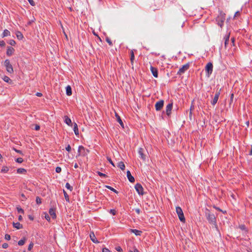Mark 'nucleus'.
<instances>
[{
  "instance_id": "1",
  "label": "nucleus",
  "mask_w": 252,
  "mask_h": 252,
  "mask_svg": "<svg viewBox=\"0 0 252 252\" xmlns=\"http://www.w3.org/2000/svg\"><path fill=\"white\" fill-rule=\"evenodd\" d=\"M225 19V14L222 11H220L219 13V15L217 17L216 19V21L218 23V25L220 26V27L223 25L224 21Z\"/></svg>"
},
{
  "instance_id": "2",
  "label": "nucleus",
  "mask_w": 252,
  "mask_h": 252,
  "mask_svg": "<svg viewBox=\"0 0 252 252\" xmlns=\"http://www.w3.org/2000/svg\"><path fill=\"white\" fill-rule=\"evenodd\" d=\"M89 153V151L88 150L86 149L82 146H80L78 147V154H77L76 157H77L78 156L85 157V156H87Z\"/></svg>"
},
{
  "instance_id": "3",
  "label": "nucleus",
  "mask_w": 252,
  "mask_h": 252,
  "mask_svg": "<svg viewBox=\"0 0 252 252\" xmlns=\"http://www.w3.org/2000/svg\"><path fill=\"white\" fill-rule=\"evenodd\" d=\"M206 216L207 219L210 223L215 224L216 222V219L215 215L213 214L210 213L209 211H207L206 213Z\"/></svg>"
},
{
  "instance_id": "4",
  "label": "nucleus",
  "mask_w": 252,
  "mask_h": 252,
  "mask_svg": "<svg viewBox=\"0 0 252 252\" xmlns=\"http://www.w3.org/2000/svg\"><path fill=\"white\" fill-rule=\"evenodd\" d=\"M176 211L178 214L179 220L183 222H185V218L182 209L180 207H176Z\"/></svg>"
},
{
  "instance_id": "5",
  "label": "nucleus",
  "mask_w": 252,
  "mask_h": 252,
  "mask_svg": "<svg viewBox=\"0 0 252 252\" xmlns=\"http://www.w3.org/2000/svg\"><path fill=\"white\" fill-rule=\"evenodd\" d=\"M4 65L6 67V71L9 73L13 72V68L8 60H6L4 63Z\"/></svg>"
},
{
  "instance_id": "6",
  "label": "nucleus",
  "mask_w": 252,
  "mask_h": 252,
  "mask_svg": "<svg viewBox=\"0 0 252 252\" xmlns=\"http://www.w3.org/2000/svg\"><path fill=\"white\" fill-rule=\"evenodd\" d=\"M213 65L211 63H208L205 67V70L209 76L212 73Z\"/></svg>"
},
{
  "instance_id": "7",
  "label": "nucleus",
  "mask_w": 252,
  "mask_h": 252,
  "mask_svg": "<svg viewBox=\"0 0 252 252\" xmlns=\"http://www.w3.org/2000/svg\"><path fill=\"white\" fill-rule=\"evenodd\" d=\"M189 64L187 63L182 66V67H181L178 72V74L181 75L185 73L186 71H187L189 68Z\"/></svg>"
},
{
  "instance_id": "8",
  "label": "nucleus",
  "mask_w": 252,
  "mask_h": 252,
  "mask_svg": "<svg viewBox=\"0 0 252 252\" xmlns=\"http://www.w3.org/2000/svg\"><path fill=\"white\" fill-rule=\"evenodd\" d=\"M135 189L139 195H143L144 194L143 188L140 184H136L135 185Z\"/></svg>"
},
{
  "instance_id": "9",
  "label": "nucleus",
  "mask_w": 252,
  "mask_h": 252,
  "mask_svg": "<svg viewBox=\"0 0 252 252\" xmlns=\"http://www.w3.org/2000/svg\"><path fill=\"white\" fill-rule=\"evenodd\" d=\"M164 104V101L160 100L156 102L155 104V108L157 111H159L163 107Z\"/></svg>"
},
{
  "instance_id": "10",
  "label": "nucleus",
  "mask_w": 252,
  "mask_h": 252,
  "mask_svg": "<svg viewBox=\"0 0 252 252\" xmlns=\"http://www.w3.org/2000/svg\"><path fill=\"white\" fill-rule=\"evenodd\" d=\"M220 95V91H218L216 93L212 101L211 102V103L213 105H215L217 103Z\"/></svg>"
},
{
  "instance_id": "11",
  "label": "nucleus",
  "mask_w": 252,
  "mask_h": 252,
  "mask_svg": "<svg viewBox=\"0 0 252 252\" xmlns=\"http://www.w3.org/2000/svg\"><path fill=\"white\" fill-rule=\"evenodd\" d=\"M173 107V103H169L166 107V114L169 116L170 115L171 113V110Z\"/></svg>"
},
{
  "instance_id": "12",
  "label": "nucleus",
  "mask_w": 252,
  "mask_h": 252,
  "mask_svg": "<svg viewBox=\"0 0 252 252\" xmlns=\"http://www.w3.org/2000/svg\"><path fill=\"white\" fill-rule=\"evenodd\" d=\"M150 70H151L153 76L157 78L158 77V71L157 68H155L152 66H151Z\"/></svg>"
},
{
  "instance_id": "13",
  "label": "nucleus",
  "mask_w": 252,
  "mask_h": 252,
  "mask_svg": "<svg viewBox=\"0 0 252 252\" xmlns=\"http://www.w3.org/2000/svg\"><path fill=\"white\" fill-rule=\"evenodd\" d=\"M90 237L91 240L94 243H98L99 241L97 240L94 232H91L90 234Z\"/></svg>"
},
{
  "instance_id": "14",
  "label": "nucleus",
  "mask_w": 252,
  "mask_h": 252,
  "mask_svg": "<svg viewBox=\"0 0 252 252\" xmlns=\"http://www.w3.org/2000/svg\"><path fill=\"white\" fill-rule=\"evenodd\" d=\"M127 177L129 181L131 183H133L135 181L134 177L131 175L130 172L128 170L126 172Z\"/></svg>"
},
{
  "instance_id": "15",
  "label": "nucleus",
  "mask_w": 252,
  "mask_h": 252,
  "mask_svg": "<svg viewBox=\"0 0 252 252\" xmlns=\"http://www.w3.org/2000/svg\"><path fill=\"white\" fill-rule=\"evenodd\" d=\"M14 51V49L13 48L11 47H8L6 51V54L7 56H10L13 54Z\"/></svg>"
},
{
  "instance_id": "16",
  "label": "nucleus",
  "mask_w": 252,
  "mask_h": 252,
  "mask_svg": "<svg viewBox=\"0 0 252 252\" xmlns=\"http://www.w3.org/2000/svg\"><path fill=\"white\" fill-rule=\"evenodd\" d=\"M144 152V149L143 148H139L138 150V154L140 155V157L143 159H145V156L143 154Z\"/></svg>"
},
{
  "instance_id": "17",
  "label": "nucleus",
  "mask_w": 252,
  "mask_h": 252,
  "mask_svg": "<svg viewBox=\"0 0 252 252\" xmlns=\"http://www.w3.org/2000/svg\"><path fill=\"white\" fill-rule=\"evenodd\" d=\"M64 122L69 126H71L72 124L71 119L67 116H64Z\"/></svg>"
},
{
  "instance_id": "18",
  "label": "nucleus",
  "mask_w": 252,
  "mask_h": 252,
  "mask_svg": "<svg viewBox=\"0 0 252 252\" xmlns=\"http://www.w3.org/2000/svg\"><path fill=\"white\" fill-rule=\"evenodd\" d=\"M115 116H116V117L117 118V121L118 122V123L120 124V125L123 127H124V124L120 118V117L118 115V114H117L116 113H115Z\"/></svg>"
},
{
  "instance_id": "19",
  "label": "nucleus",
  "mask_w": 252,
  "mask_h": 252,
  "mask_svg": "<svg viewBox=\"0 0 252 252\" xmlns=\"http://www.w3.org/2000/svg\"><path fill=\"white\" fill-rule=\"evenodd\" d=\"M130 232L134 233L136 236H140L142 233V231L137 230V229H132L130 230Z\"/></svg>"
},
{
  "instance_id": "20",
  "label": "nucleus",
  "mask_w": 252,
  "mask_h": 252,
  "mask_svg": "<svg viewBox=\"0 0 252 252\" xmlns=\"http://www.w3.org/2000/svg\"><path fill=\"white\" fill-rule=\"evenodd\" d=\"M230 33H227L224 37V45L225 47L229 42Z\"/></svg>"
},
{
  "instance_id": "21",
  "label": "nucleus",
  "mask_w": 252,
  "mask_h": 252,
  "mask_svg": "<svg viewBox=\"0 0 252 252\" xmlns=\"http://www.w3.org/2000/svg\"><path fill=\"white\" fill-rule=\"evenodd\" d=\"M50 215L53 218L55 219L56 218V215L55 213V210L54 209H50L49 210Z\"/></svg>"
},
{
  "instance_id": "22",
  "label": "nucleus",
  "mask_w": 252,
  "mask_h": 252,
  "mask_svg": "<svg viewBox=\"0 0 252 252\" xmlns=\"http://www.w3.org/2000/svg\"><path fill=\"white\" fill-rule=\"evenodd\" d=\"M66 94L68 96H70L72 94L71 88L70 86H67L66 87Z\"/></svg>"
},
{
  "instance_id": "23",
  "label": "nucleus",
  "mask_w": 252,
  "mask_h": 252,
  "mask_svg": "<svg viewBox=\"0 0 252 252\" xmlns=\"http://www.w3.org/2000/svg\"><path fill=\"white\" fill-rule=\"evenodd\" d=\"M13 225L14 227L17 228V229H19L22 228V225L19 222H13Z\"/></svg>"
},
{
  "instance_id": "24",
  "label": "nucleus",
  "mask_w": 252,
  "mask_h": 252,
  "mask_svg": "<svg viewBox=\"0 0 252 252\" xmlns=\"http://www.w3.org/2000/svg\"><path fill=\"white\" fill-rule=\"evenodd\" d=\"M26 241H27V238L26 237H24L22 239H21L18 241V244L19 246H23L25 244Z\"/></svg>"
},
{
  "instance_id": "25",
  "label": "nucleus",
  "mask_w": 252,
  "mask_h": 252,
  "mask_svg": "<svg viewBox=\"0 0 252 252\" xmlns=\"http://www.w3.org/2000/svg\"><path fill=\"white\" fill-rule=\"evenodd\" d=\"M73 130L74 131L75 134L76 135L79 134V130H78L77 125L76 123L74 124V125H73Z\"/></svg>"
},
{
  "instance_id": "26",
  "label": "nucleus",
  "mask_w": 252,
  "mask_h": 252,
  "mask_svg": "<svg viewBox=\"0 0 252 252\" xmlns=\"http://www.w3.org/2000/svg\"><path fill=\"white\" fill-rule=\"evenodd\" d=\"M27 171L24 168H18L17 170V173L18 174H26Z\"/></svg>"
},
{
  "instance_id": "27",
  "label": "nucleus",
  "mask_w": 252,
  "mask_h": 252,
  "mask_svg": "<svg viewBox=\"0 0 252 252\" xmlns=\"http://www.w3.org/2000/svg\"><path fill=\"white\" fill-rule=\"evenodd\" d=\"M118 166L122 170H124L125 168V165L123 162H119L118 164Z\"/></svg>"
},
{
  "instance_id": "28",
  "label": "nucleus",
  "mask_w": 252,
  "mask_h": 252,
  "mask_svg": "<svg viewBox=\"0 0 252 252\" xmlns=\"http://www.w3.org/2000/svg\"><path fill=\"white\" fill-rule=\"evenodd\" d=\"M16 35L17 37L19 39H22L24 37L22 33L20 32H19V31L16 32Z\"/></svg>"
},
{
  "instance_id": "29",
  "label": "nucleus",
  "mask_w": 252,
  "mask_h": 252,
  "mask_svg": "<svg viewBox=\"0 0 252 252\" xmlns=\"http://www.w3.org/2000/svg\"><path fill=\"white\" fill-rule=\"evenodd\" d=\"M2 79L4 81L7 83H11V79L7 76H4Z\"/></svg>"
},
{
  "instance_id": "30",
  "label": "nucleus",
  "mask_w": 252,
  "mask_h": 252,
  "mask_svg": "<svg viewBox=\"0 0 252 252\" xmlns=\"http://www.w3.org/2000/svg\"><path fill=\"white\" fill-rule=\"evenodd\" d=\"M3 37L7 36L10 35V32L7 30H4L2 33Z\"/></svg>"
},
{
  "instance_id": "31",
  "label": "nucleus",
  "mask_w": 252,
  "mask_h": 252,
  "mask_svg": "<svg viewBox=\"0 0 252 252\" xmlns=\"http://www.w3.org/2000/svg\"><path fill=\"white\" fill-rule=\"evenodd\" d=\"M134 60V53H133V51L132 50H131L130 51V61H131V63L132 64L133 63Z\"/></svg>"
},
{
  "instance_id": "32",
  "label": "nucleus",
  "mask_w": 252,
  "mask_h": 252,
  "mask_svg": "<svg viewBox=\"0 0 252 252\" xmlns=\"http://www.w3.org/2000/svg\"><path fill=\"white\" fill-rule=\"evenodd\" d=\"M8 168L7 166H3L2 167L1 172L3 173H6L8 171Z\"/></svg>"
},
{
  "instance_id": "33",
  "label": "nucleus",
  "mask_w": 252,
  "mask_h": 252,
  "mask_svg": "<svg viewBox=\"0 0 252 252\" xmlns=\"http://www.w3.org/2000/svg\"><path fill=\"white\" fill-rule=\"evenodd\" d=\"M63 194H64V197H65L66 201L67 202H69V196L67 195L66 192L64 190H63Z\"/></svg>"
},
{
  "instance_id": "34",
  "label": "nucleus",
  "mask_w": 252,
  "mask_h": 252,
  "mask_svg": "<svg viewBox=\"0 0 252 252\" xmlns=\"http://www.w3.org/2000/svg\"><path fill=\"white\" fill-rule=\"evenodd\" d=\"M106 188H107V189H110L111 190L114 191L115 193H118L117 191L115 189H114V188H112L110 186H106Z\"/></svg>"
},
{
  "instance_id": "35",
  "label": "nucleus",
  "mask_w": 252,
  "mask_h": 252,
  "mask_svg": "<svg viewBox=\"0 0 252 252\" xmlns=\"http://www.w3.org/2000/svg\"><path fill=\"white\" fill-rule=\"evenodd\" d=\"M65 188L70 190H71L72 189V187L70 185V184L68 183H66L65 184Z\"/></svg>"
},
{
  "instance_id": "36",
  "label": "nucleus",
  "mask_w": 252,
  "mask_h": 252,
  "mask_svg": "<svg viewBox=\"0 0 252 252\" xmlns=\"http://www.w3.org/2000/svg\"><path fill=\"white\" fill-rule=\"evenodd\" d=\"M33 247V243L32 242H31L30 245H29V247H28V250L29 251H31Z\"/></svg>"
},
{
  "instance_id": "37",
  "label": "nucleus",
  "mask_w": 252,
  "mask_h": 252,
  "mask_svg": "<svg viewBox=\"0 0 252 252\" xmlns=\"http://www.w3.org/2000/svg\"><path fill=\"white\" fill-rule=\"evenodd\" d=\"M36 203L38 204H40L41 203V200L40 199V198H39V197H36Z\"/></svg>"
},
{
  "instance_id": "38",
  "label": "nucleus",
  "mask_w": 252,
  "mask_h": 252,
  "mask_svg": "<svg viewBox=\"0 0 252 252\" xmlns=\"http://www.w3.org/2000/svg\"><path fill=\"white\" fill-rule=\"evenodd\" d=\"M16 161L17 162L21 163L23 161V159L21 158H19L16 159Z\"/></svg>"
},
{
  "instance_id": "39",
  "label": "nucleus",
  "mask_w": 252,
  "mask_h": 252,
  "mask_svg": "<svg viewBox=\"0 0 252 252\" xmlns=\"http://www.w3.org/2000/svg\"><path fill=\"white\" fill-rule=\"evenodd\" d=\"M106 41H107V42L109 44V45L110 46H112V41H111V40L108 38V37H107L106 38Z\"/></svg>"
},
{
  "instance_id": "40",
  "label": "nucleus",
  "mask_w": 252,
  "mask_h": 252,
  "mask_svg": "<svg viewBox=\"0 0 252 252\" xmlns=\"http://www.w3.org/2000/svg\"><path fill=\"white\" fill-rule=\"evenodd\" d=\"M17 211L18 212V213H22V214L24 213V210L22 208L18 207H17Z\"/></svg>"
},
{
  "instance_id": "41",
  "label": "nucleus",
  "mask_w": 252,
  "mask_h": 252,
  "mask_svg": "<svg viewBox=\"0 0 252 252\" xmlns=\"http://www.w3.org/2000/svg\"><path fill=\"white\" fill-rule=\"evenodd\" d=\"M9 43L12 46H14L16 44V42L14 40H10Z\"/></svg>"
},
{
  "instance_id": "42",
  "label": "nucleus",
  "mask_w": 252,
  "mask_h": 252,
  "mask_svg": "<svg viewBox=\"0 0 252 252\" xmlns=\"http://www.w3.org/2000/svg\"><path fill=\"white\" fill-rule=\"evenodd\" d=\"M61 171H62V168L60 167H57L56 168V172L57 173H59L61 172Z\"/></svg>"
},
{
  "instance_id": "43",
  "label": "nucleus",
  "mask_w": 252,
  "mask_h": 252,
  "mask_svg": "<svg viewBox=\"0 0 252 252\" xmlns=\"http://www.w3.org/2000/svg\"><path fill=\"white\" fill-rule=\"evenodd\" d=\"M107 159L108 160V161L110 162V163H111L113 166H115L114 163H113V162L112 161V160H111V159L110 158L107 157Z\"/></svg>"
},
{
  "instance_id": "44",
  "label": "nucleus",
  "mask_w": 252,
  "mask_h": 252,
  "mask_svg": "<svg viewBox=\"0 0 252 252\" xmlns=\"http://www.w3.org/2000/svg\"><path fill=\"white\" fill-rule=\"evenodd\" d=\"M98 174L99 176L100 177H106V175L105 174H103L102 173H101L100 172H98Z\"/></svg>"
},
{
  "instance_id": "45",
  "label": "nucleus",
  "mask_w": 252,
  "mask_h": 252,
  "mask_svg": "<svg viewBox=\"0 0 252 252\" xmlns=\"http://www.w3.org/2000/svg\"><path fill=\"white\" fill-rule=\"evenodd\" d=\"M116 251H117L118 252H123V250H122V249L120 247H116Z\"/></svg>"
},
{
  "instance_id": "46",
  "label": "nucleus",
  "mask_w": 252,
  "mask_h": 252,
  "mask_svg": "<svg viewBox=\"0 0 252 252\" xmlns=\"http://www.w3.org/2000/svg\"><path fill=\"white\" fill-rule=\"evenodd\" d=\"M5 45V43L4 41L3 40H0V46L1 47L4 46Z\"/></svg>"
},
{
  "instance_id": "47",
  "label": "nucleus",
  "mask_w": 252,
  "mask_h": 252,
  "mask_svg": "<svg viewBox=\"0 0 252 252\" xmlns=\"http://www.w3.org/2000/svg\"><path fill=\"white\" fill-rule=\"evenodd\" d=\"M31 5L33 6L35 5V2L33 0H28Z\"/></svg>"
},
{
  "instance_id": "48",
  "label": "nucleus",
  "mask_w": 252,
  "mask_h": 252,
  "mask_svg": "<svg viewBox=\"0 0 252 252\" xmlns=\"http://www.w3.org/2000/svg\"><path fill=\"white\" fill-rule=\"evenodd\" d=\"M65 149L67 151L70 152L71 150V147L69 145H68L65 148Z\"/></svg>"
},
{
  "instance_id": "49",
  "label": "nucleus",
  "mask_w": 252,
  "mask_h": 252,
  "mask_svg": "<svg viewBox=\"0 0 252 252\" xmlns=\"http://www.w3.org/2000/svg\"><path fill=\"white\" fill-rule=\"evenodd\" d=\"M110 213L112 215H115L116 214V211L114 209H111L110 210Z\"/></svg>"
},
{
  "instance_id": "50",
  "label": "nucleus",
  "mask_w": 252,
  "mask_h": 252,
  "mask_svg": "<svg viewBox=\"0 0 252 252\" xmlns=\"http://www.w3.org/2000/svg\"><path fill=\"white\" fill-rule=\"evenodd\" d=\"M5 239L7 240H9L10 239V236L8 234H6L5 235Z\"/></svg>"
},
{
  "instance_id": "51",
  "label": "nucleus",
  "mask_w": 252,
  "mask_h": 252,
  "mask_svg": "<svg viewBox=\"0 0 252 252\" xmlns=\"http://www.w3.org/2000/svg\"><path fill=\"white\" fill-rule=\"evenodd\" d=\"M21 197L22 198L21 199L22 201H24V200L26 199V197L25 195L24 194H21Z\"/></svg>"
},
{
  "instance_id": "52",
  "label": "nucleus",
  "mask_w": 252,
  "mask_h": 252,
  "mask_svg": "<svg viewBox=\"0 0 252 252\" xmlns=\"http://www.w3.org/2000/svg\"><path fill=\"white\" fill-rule=\"evenodd\" d=\"M102 252H110V251L107 248H103L102 250Z\"/></svg>"
},
{
  "instance_id": "53",
  "label": "nucleus",
  "mask_w": 252,
  "mask_h": 252,
  "mask_svg": "<svg viewBox=\"0 0 252 252\" xmlns=\"http://www.w3.org/2000/svg\"><path fill=\"white\" fill-rule=\"evenodd\" d=\"M8 247V244H6V243H4L3 245H2V248H4V249H6Z\"/></svg>"
},
{
  "instance_id": "54",
  "label": "nucleus",
  "mask_w": 252,
  "mask_h": 252,
  "mask_svg": "<svg viewBox=\"0 0 252 252\" xmlns=\"http://www.w3.org/2000/svg\"><path fill=\"white\" fill-rule=\"evenodd\" d=\"M240 12L239 11H237L235 14V15H234V17H236L239 15H240Z\"/></svg>"
},
{
  "instance_id": "55",
  "label": "nucleus",
  "mask_w": 252,
  "mask_h": 252,
  "mask_svg": "<svg viewBox=\"0 0 252 252\" xmlns=\"http://www.w3.org/2000/svg\"><path fill=\"white\" fill-rule=\"evenodd\" d=\"M40 129V126L38 125H36L35 126V129L36 130H38Z\"/></svg>"
},
{
  "instance_id": "56",
  "label": "nucleus",
  "mask_w": 252,
  "mask_h": 252,
  "mask_svg": "<svg viewBox=\"0 0 252 252\" xmlns=\"http://www.w3.org/2000/svg\"><path fill=\"white\" fill-rule=\"evenodd\" d=\"M36 95L37 96H39V97H40L42 95V94L40 93H37L36 94Z\"/></svg>"
},
{
  "instance_id": "57",
  "label": "nucleus",
  "mask_w": 252,
  "mask_h": 252,
  "mask_svg": "<svg viewBox=\"0 0 252 252\" xmlns=\"http://www.w3.org/2000/svg\"><path fill=\"white\" fill-rule=\"evenodd\" d=\"M135 211L138 214H139L140 213V210L139 209H135Z\"/></svg>"
},
{
  "instance_id": "58",
  "label": "nucleus",
  "mask_w": 252,
  "mask_h": 252,
  "mask_svg": "<svg viewBox=\"0 0 252 252\" xmlns=\"http://www.w3.org/2000/svg\"><path fill=\"white\" fill-rule=\"evenodd\" d=\"M240 228L242 230H244L245 229V225H241Z\"/></svg>"
},
{
  "instance_id": "59",
  "label": "nucleus",
  "mask_w": 252,
  "mask_h": 252,
  "mask_svg": "<svg viewBox=\"0 0 252 252\" xmlns=\"http://www.w3.org/2000/svg\"><path fill=\"white\" fill-rule=\"evenodd\" d=\"M45 218H46V219L47 220H50V217H49V216H46V217H45Z\"/></svg>"
},
{
  "instance_id": "60",
  "label": "nucleus",
  "mask_w": 252,
  "mask_h": 252,
  "mask_svg": "<svg viewBox=\"0 0 252 252\" xmlns=\"http://www.w3.org/2000/svg\"><path fill=\"white\" fill-rule=\"evenodd\" d=\"M133 252H139V251L138 250V249H137L136 248H134V251Z\"/></svg>"
},
{
  "instance_id": "61",
  "label": "nucleus",
  "mask_w": 252,
  "mask_h": 252,
  "mask_svg": "<svg viewBox=\"0 0 252 252\" xmlns=\"http://www.w3.org/2000/svg\"><path fill=\"white\" fill-rule=\"evenodd\" d=\"M18 220H22V216H19V217H18Z\"/></svg>"
},
{
  "instance_id": "62",
  "label": "nucleus",
  "mask_w": 252,
  "mask_h": 252,
  "mask_svg": "<svg viewBox=\"0 0 252 252\" xmlns=\"http://www.w3.org/2000/svg\"><path fill=\"white\" fill-rule=\"evenodd\" d=\"M250 155H252V145L251 146V150L249 153Z\"/></svg>"
},
{
  "instance_id": "63",
  "label": "nucleus",
  "mask_w": 252,
  "mask_h": 252,
  "mask_svg": "<svg viewBox=\"0 0 252 252\" xmlns=\"http://www.w3.org/2000/svg\"><path fill=\"white\" fill-rule=\"evenodd\" d=\"M15 150V151H16V152H17V153H18L21 154V153H22V152H21V151H20V150Z\"/></svg>"
},
{
  "instance_id": "64",
  "label": "nucleus",
  "mask_w": 252,
  "mask_h": 252,
  "mask_svg": "<svg viewBox=\"0 0 252 252\" xmlns=\"http://www.w3.org/2000/svg\"><path fill=\"white\" fill-rule=\"evenodd\" d=\"M78 164L76 163L75 164H74V167L75 168H78Z\"/></svg>"
}]
</instances>
